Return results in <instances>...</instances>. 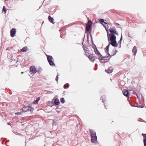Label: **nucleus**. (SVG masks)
<instances>
[{"label":"nucleus","mask_w":146,"mask_h":146,"mask_svg":"<svg viewBox=\"0 0 146 146\" xmlns=\"http://www.w3.org/2000/svg\"><path fill=\"white\" fill-rule=\"evenodd\" d=\"M83 42L82 43L83 45Z\"/></svg>","instance_id":"obj_36"},{"label":"nucleus","mask_w":146,"mask_h":146,"mask_svg":"<svg viewBox=\"0 0 146 146\" xmlns=\"http://www.w3.org/2000/svg\"><path fill=\"white\" fill-rule=\"evenodd\" d=\"M34 104H37L38 103V100H36L34 102Z\"/></svg>","instance_id":"obj_28"},{"label":"nucleus","mask_w":146,"mask_h":146,"mask_svg":"<svg viewBox=\"0 0 146 146\" xmlns=\"http://www.w3.org/2000/svg\"><path fill=\"white\" fill-rule=\"evenodd\" d=\"M60 102L64 104L65 102V100L64 98H61Z\"/></svg>","instance_id":"obj_22"},{"label":"nucleus","mask_w":146,"mask_h":146,"mask_svg":"<svg viewBox=\"0 0 146 146\" xmlns=\"http://www.w3.org/2000/svg\"><path fill=\"white\" fill-rule=\"evenodd\" d=\"M123 95L127 97H129V92L127 90H124L123 91Z\"/></svg>","instance_id":"obj_14"},{"label":"nucleus","mask_w":146,"mask_h":146,"mask_svg":"<svg viewBox=\"0 0 146 146\" xmlns=\"http://www.w3.org/2000/svg\"><path fill=\"white\" fill-rule=\"evenodd\" d=\"M117 52V51L116 50H113L112 51V53H111L110 54H109V55H110L109 56V57L110 58V57L111 56H113L114 55L116 54Z\"/></svg>","instance_id":"obj_15"},{"label":"nucleus","mask_w":146,"mask_h":146,"mask_svg":"<svg viewBox=\"0 0 146 146\" xmlns=\"http://www.w3.org/2000/svg\"><path fill=\"white\" fill-rule=\"evenodd\" d=\"M104 20L103 19H101L99 21L100 23L102 24L103 23H104L106 24H107L105 22H104Z\"/></svg>","instance_id":"obj_23"},{"label":"nucleus","mask_w":146,"mask_h":146,"mask_svg":"<svg viewBox=\"0 0 146 146\" xmlns=\"http://www.w3.org/2000/svg\"><path fill=\"white\" fill-rule=\"evenodd\" d=\"M89 36L91 39V34L90 33L89 34L87 33V41L88 43H89Z\"/></svg>","instance_id":"obj_20"},{"label":"nucleus","mask_w":146,"mask_h":146,"mask_svg":"<svg viewBox=\"0 0 146 146\" xmlns=\"http://www.w3.org/2000/svg\"><path fill=\"white\" fill-rule=\"evenodd\" d=\"M88 23H90L89 25L88 23L86 27V33H87V32H88L89 31L90 27H91V20H88Z\"/></svg>","instance_id":"obj_8"},{"label":"nucleus","mask_w":146,"mask_h":146,"mask_svg":"<svg viewBox=\"0 0 146 146\" xmlns=\"http://www.w3.org/2000/svg\"><path fill=\"white\" fill-rule=\"evenodd\" d=\"M21 73L22 74H23V72H22Z\"/></svg>","instance_id":"obj_35"},{"label":"nucleus","mask_w":146,"mask_h":146,"mask_svg":"<svg viewBox=\"0 0 146 146\" xmlns=\"http://www.w3.org/2000/svg\"><path fill=\"white\" fill-rule=\"evenodd\" d=\"M3 12H4V13H5L6 12V10L5 8V7L3 6Z\"/></svg>","instance_id":"obj_24"},{"label":"nucleus","mask_w":146,"mask_h":146,"mask_svg":"<svg viewBox=\"0 0 146 146\" xmlns=\"http://www.w3.org/2000/svg\"><path fill=\"white\" fill-rule=\"evenodd\" d=\"M111 36L110 37V40L111 41L116 40V37L115 36L113 35H111V34H108L107 36L108 38H109V36Z\"/></svg>","instance_id":"obj_6"},{"label":"nucleus","mask_w":146,"mask_h":146,"mask_svg":"<svg viewBox=\"0 0 146 146\" xmlns=\"http://www.w3.org/2000/svg\"><path fill=\"white\" fill-rule=\"evenodd\" d=\"M48 93H51V94H52V92L51 91H48Z\"/></svg>","instance_id":"obj_32"},{"label":"nucleus","mask_w":146,"mask_h":146,"mask_svg":"<svg viewBox=\"0 0 146 146\" xmlns=\"http://www.w3.org/2000/svg\"><path fill=\"white\" fill-rule=\"evenodd\" d=\"M48 20L51 23L54 24V19L53 17H52L50 16L49 15L48 17Z\"/></svg>","instance_id":"obj_18"},{"label":"nucleus","mask_w":146,"mask_h":146,"mask_svg":"<svg viewBox=\"0 0 146 146\" xmlns=\"http://www.w3.org/2000/svg\"><path fill=\"white\" fill-rule=\"evenodd\" d=\"M92 143H98L96 133L94 131H92Z\"/></svg>","instance_id":"obj_2"},{"label":"nucleus","mask_w":146,"mask_h":146,"mask_svg":"<svg viewBox=\"0 0 146 146\" xmlns=\"http://www.w3.org/2000/svg\"><path fill=\"white\" fill-rule=\"evenodd\" d=\"M34 110V108L30 106H24L22 108V111L24 112L27 111L32 112Z\"/></svg>","instance_id":"obj_5"},{"label":"nucleus","mask_w":146,"mask_h":146,"mask_svg":"<svg viewBox=\"0 0 146 146\" xmlns=\"http://www.w3.org/2000/svg\"><path fill=\"white\" fill-rule=\"evenodd\" d=\"M83 48L84 51L85 52V54L89 59L90 61H91V53L88 52V48L86 46H83Z\"/></svg>","instance_id":"obj_4"},{"label":"nucleus","mask_w":146,"mask_h":146,"mask_svg":"<svg viewBox=\"0 0 146 146\" xmlns=\"http://www.w3.org/2000/svg\"><path fill=\"white\" fill-rule=\"evenodd\" d=\"M145 146H146V141H143Z\"/></svg>","instance_id":"obj_31"},{"label":"nucleus","mask_w":146,"mask_h":146,"mask_svg":"<svg viewBox=\"0 0 146 146\" xmlns=\"http://www.w3.org/2000/svg\"><path fill=\"white\" fill-rule=\"evenodd\" d=\"M132 52L133 53V55L135 56L137 52V47L136 46H134L133 47Z\"/></svg>","instance_id":"obj_13"},{"label":"nucleus","mask_w":146,"mask_h":146,"mask_svg":"<svg viewBox=\"0 0 146 146\" xmlns=\"http://www.w3.org/2000/svg\"><path fill=\"white\" fill-rule=\"evenodd\" d=\"M93 45H94V46H92L93 48L94 49V52H95V53L96 54H98L99 55H100V54L99 52V51H98V49H97L96 47V46L94 44H93Z\"/></svg>","instance_id":"obj_11"},{"label":"nucleus","mask_w":146,"mask_h":146,"mask_svg":"<svg viewBox=\"0 0 146 146\" xmlns=\"http://www.w3.org/2000/svg\"><path fill=\"white\" fill-rule=\"evenodd\" d=\"M64 88H69V85L68 84L66 85H64Z\"/></svg>","instance_id":"obj_26"},{"label":"nucleus","mask_w":146,"mask_h":146,"mask_svg":"<svg viewBox=\"0 0 146 146\" xmlns=\"http://www.w3.org/2000/svg\"><path fill=\"white\" fill-rule=\"evenodd\" d=\"M142 135H143L144 137L143 141H146V133L145 134L142 133Z\"/></svg>","instance_id":"obj_21"},{"label":"nucleus","mask_w":146,"mask_h":146,"mask_svg":"<svg viewBox=\"0 0 146 146\" xmlns=\"http://www.w3.org/2000/svg\"><path fill=\"white\" fill-rule=\"evenodd\" d=\"M40 100V98L39 97L37 98L36 100H38V101Z\"/></svg>","instance_id":"obj_30"},{"label":"nucleus","mask_w":146,"mask_h":146,"mask_svg":"<svg viewBox=\"0 0 146 146\" xmlns=\"http://www.w3.org/2000/svg\"><path fill=\"white\" fill-rule=\"evenodd\" d=\"M113 71V68L112 67H110L108 70H106V71L108 73H111Z\"/></svg>","instance_id":"obj_17"},{"label":"nucleus","mask_w":146,"mask_h":146,"mask_svg":"<svg viewBox=\"0 0 146 146\" xmlns=\"http://www.w3.org/2000/svg\"><path fill=\"white\" fill-rule=\"evenodd\" d=\"M22 113V112H19L15 113V114L17 115H21Z\"/></svg>","instance_id":"obj_25"},{"label":"nucleus","mask_w":146,"mask_h":146,"mask_svg":"<svg viewBox=\"0 0 146 146\" xmlns=\"http://www.w3.org/2000/svg\"><path fill=\"white\" fill-rule=\"evenodd\" d=\"M30 69L31 72L33 74H35L37 72L36 68L34 66H31L30 68Z\"/></svg>","instance_id":"obj_9"},{"label":"nucleus","mask_w":146,"mask_h":146,"mask_svg":"<svg viewBox=\"0 0 146 146\" xmlns=\"http://www.w3.org/2000/svg\"><path fill=\"white\" fill-rule=\"evenodd\" d=\"M46 55L47 56L48 61V62L50 65L51 66H55V64L52 61L53 60V58L52 56L50 55H48L46 54Z\"/></svg>","instance_id":"obj_3"},{"label":"nucleus","mask_w":146,"mask_h":146,"mask_svg":"<svg viewBox=\"0 0 146 146\" xmlns=\"http://www.w3.org/2000/svg\"><path fill=\"white\" fill-rule=\"evenodd\" d=\"M110 31L111 33V35H117L118 33L116 32L115 28V27H114L113 28V29H111V28H110Z\"/></svg>","instance_id":"obj_7"},{"label":"nucleus","mask_w":146,"mask_h":146,"mask_svg":"<svg viewBox=\"0 0 146 146\" xmlns=\"http://www.w3.org/2000/svg\"><path fill=\"white\" fill-rule=\"evenodd\" d=\"M103 26L104 27H105V26H104V25H103Z\"/></svg>","instance_id":"obj_39"},{"label":"nucleus","mask_w":146,"mask_h":146,"mask_svg":"<svg viewBox=\"0 0 146 146\" xmlns=\"http://www.w3.org/2000/svg\"><path fill=\"white\" fill-rule=\"evenodd\" d=\"M89 131H90V136L91 137V130L90 129Z\"/></svg>","instance_id":"obj_29"},{"label":"nucleus","mask_w":146,"mask_h":146,"mask_svg":"<svg viewBox=\"0 0 146 146\" xmlns=\"http://www.w3.org/2000/svg\"><path fill=\"white\" fill-rule=\"evenodd\" d=\"M110 46V44H109L104 49L106 53L107 54L106 56L100 55L99 58V60H100L102 63H104L108 62L110 58V57H109L110 55L108 53L109 48Z\"/></svg>","instance_id":"obj_1"},{"label":"nucleus","mask_w":146,"mask_h":146,"mask_svg":"<svg viewBox=\"0 0 146 146\" xmlns=\"http://www.w3.org/2000/svg\"><path fill=\"white\" fill-rule=\"evenodd\" d=\"M110 43L113 46L115 47L117 46L118 45L117 44V43L116 40L113 41H111L110 42Z\"/></svg>","instance_id":"obj_12"},{"label":"nucleus","mask_w":146,"mask_h":146,"mask_svg":"<svg viewBox=\"0 0 146 146\" xmlns=\"http://www.w3.org/2000/svg\"><path fill=\"white\" fill-rule=\"evenodd\" d=\"M58 76L57 75L56 78V80L57 81V83L58 82Z\"/></svg>","instance_id":"obj_27"},{"label":"nucleus","mask_w":146,"mask_h":146,"mask_svg":"<svg viewBox=\"0 0 146 146\" xmlns=\"http://www.w3.org/2000/svg\"><path fill=\"white\" fill-rule=\"evenodd\" d=\"M61 38H63V36H61Z\"/></svg>","instance_id":"obj_34"},{"label":"nucleus","mask_w":146,"mask_h":146,"mask_svg":"<svg viewBox=\"0 0 146 146\" xmlns=\"http://www.w3.org/2000/svg\"><path fill=\"white\" fill-rule=\"evenodd\" d=\"M122 36H121V38H120V40H122Z\"/></svg>","instance_id":"obj_33"},{"label":"nucleus","mask_w":146,"mask_h":146,"mask_svg":"<svg viewBox=\"0 0 146 146\" xmlns=\"http://www.w3.org/2000/svg\"><path fill=\"white\" fill-rule=\"evenodd\" d=\"M16 33V29L14 28H13L10 31V33L11 36L12 37H14L15 34Z\"/></svg>","instance_id":"obj_10"},{"label":"nucleus","mask_w":146,"mask_h":146,"mask_svg":"<svg viewBox=\"0 0 146 146\" xmlns=\"http://www.w3.org/2000/svg\"><path fill=\"white\" fill-rule=\"evenodd\" d=\"M103 26L104 27H105V26H104V25H103Z\"/></svg>","instance_id":"obj_37"},{"label":"nucleus","mask_w":146,"mask_h":146,"mask_svg":"<svg viewBox=\"0 0 146 146\" xmlns=\"http://www.w3.org/2000/svg\"><path fill=\"white\" fill-rule=\"evenodd\" d=\"M103 26L104 27H105V26H104V25H103Z\"/></svg>","instance_id":"obj_38"},{"label":"nucleus","mask_w":146,"mask_h":146,"mask_svg":"<svg viewBox=\"0 0 146 146\" xmlns=\"http://www.w3.org/2000/svg\"><path fill=\"white\" fill-rule=\"evenodd\" d=\"M28 50V48L27 46H25L23 48L20 50L21 52H26Z\"/></svg>","instance_id":"obj_16"},{"label":"nucleus","mask_w":146,"mask_h":146,"mask_svg":"<svg viewBox=\"0 0 146 146\" xmlns=\"http://www.w3.org/2000/svg\"><path fill=\"white\" fill-rule=\"evenodd\" d=\"M54 103L56 105H58L60 104V102L58 98L56 99L54 101Z\"/></svg>","instance_id":"obj_19"}]
</instances>
